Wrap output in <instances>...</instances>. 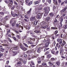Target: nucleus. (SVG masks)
I'll return each mask as SVG.
<instances>
[{"mask_svg":"<svg viewBox=\"0 0 67 67\" xmlns=\"http://www.w3.org/2000/svg\"><path fill=\"white\" fill-rule=\"evenodd\" d=\"M66 44V43L65 41H63V43L61 45V46H62V47H63V46H64L65 44Z\"/></svg>","mask_w":67,"mask_h":67,"instance_id":"13","label":"nucleus"},{"mask_svg":"<svg viewBox=\"0 0 67 67\" xmlns=\"http://www.w3.org/2000/svg\"><path fill=\"white\" fill-rule=\"evenodd\" d=\"M64 14H63L62 15V17H64V16H65V15H66V12H64Z\"/></svg>","mask_w":67,"mask_h":67,"instance_id":"45","label":"nucleus"},{"mask_svg":"<svg viewBox=\"0 0 67 67\" xmlns=\"http://www.w3.org/2000/svg\"><path fill=\"white\" fill-rule=\"evenodd\" d=\"M61 57L62 58H63V59H66V57H63V56H62Z\"/></svg>","mask_w":67,"mask_h":67,"instance_id":"56","label":"nucleus"},{"mask_svg":"<svg viewBox=\"0 0 67 67\" xmlns=\"http://www.w3.org/2000/svg\"><path fill=\"white\" fill-rule=\"evenodd\" d=\"M40 59H41V60H44V56H42L41 57H40Z\"/></svg>","mask_w":67,"mask_h":67,"instance_id":"33","label":"nucleus"},{"mask_svg":"<svg viewBox=\"0 0 67 67\" xmlns=\"http://www.w3.org/2000/svg\"><path fill=\"white\" fill-rule=\"evenodd\" d=\"M50 60L52 62H53L54 61V60H55V59L54 58H52Z\"/></svg>","mask_w":67,"mask_h":67,"instance_id":"27","label":"nucleus"},{"mask_svg":"<svg viewBox=\"0 0 67 67\" xmlns=\"http://www.w3.org/2000/svg\"><path fill=\"white\" fill-rule=\"evenodd\" d=\"M50 19L51 18L50 17H46L45 19V21L46 23L49 24V21H50Z\"/></svg>","mask_w":67,"mask_h":67,"instance_id":"3","label":"nucleus"},{"mask_svg":"<svg viewBox=\"0 0 67 67\" xmlns=\"http://www.w3.org/2000/svg\"><path fill=\"white\" fill-rule=\"evenodd\" d=\"M16 26L17 27H20L21 26L20 25H19V24H16Z\"/></svg>","mask_w":67,"mask_h":67,"instance_id":"26","label":"nucleus"},{"mask_svg":"<svg viewBox=\"0 0 67 67\" xmlns=\"http://www.w3.org/2000/svg\"><path fill=\"white\" fill-rule=\"evenodd\" d=\"M58 33V30H56L55 32H54V34L55 35H56Z\"/></svg>","mask_w":67,"mask_h":67,"instance_id":"34","label":"nucleus"},{"mask_svg":"<svg viewBox=\"0 0 67 67\" xmlns=\"http://www.w3.org/2000/svg\"><path fill=\"white\" fill-rule=\"evenodd\" d=\"M51 29L52 30H57L58 29L56 27H52Z\"/></svg>","mask_w":67,"mask_h":67,"instance_id":"22","label":"nucleus"},{"mask_svg":"<svg viewBox=\"0 0 67 67\" xmlns=\"http://www.w3.org/2000/svg\"><path fill=\"white\" fill-rule=\"evenodd\" d=\"M4 49L2 48H0V51H1V52H3L4 51Z\"/></svg>","mask_w":67,"mask_h":67,"instance_id":"25","label":"nucleus"},{"mask_svg":"<svg viewBox=\"0 0 67 67\" xmlns=\"http://www.w3.org/2000/svg\"><path fill=\"white\" fill-rule=\"evenodd\" d=\"M32 4V2L31 1L28 3V5H30Z\"/></svg>","mask_w":67,"mask_h":67,"instance_id":"41","label":"nucleus"},{"mask_svg":"<svg viewBox=\"0 0 67 67\" xmlns=\"http://www.w3.org/2000/svg\"><path fill=\"white\" fill-rule=\"evenodd\" d=\"M57 42L59 43L60 44H62V39H59V38H58L57 39Z\"/></svg>","mask_w":67,"mask_h":67,"instance_id":"7","label":"nucleus"},{"mask_svg":"<svg viewBox=\"0 0 67 67\" xmlns=\"http://www.w3.org/2000/svg\"><path fill=\"white\" fill-rule=\"evenodd\" d=\"M2 45L4 46H8V44H2Z\"/></svg>","mask_w":67,"mask_h":67,"instance_id":"43","label":"nucleus"},{"mask_svg":"<svg viewBox=\"0 0 67 67\" xmlns=\"http://www.w3.org/2000/svg\"><path fill=\"white\" fill-rule=\"evenodd\" d=\"M46 42H47V43H50V42H51V40L49 39H48L47 40H46Z\"/></svg>","mask_w":67,"mask_h":67,"instance_id":"29","label":"nucleus"},{"mask_svg":"<svg viewBox=\"0 0 67 67\" xmlns=\"http://www.w3.org/2000/svg\"><path fill=\"white\" fill-rule=\"evenodd\" d=\"M48 64L49 65H50V66H52V65H53V64L51 62H49Z\"/></svg>","mask_w":67,"mask_h":67,"instance_id":"24","label":"nucleus"},{"mask_svg":"<svg viewBox=\"0 0 67 67\" xmlns=\"http://www.w3.org/2000/svg\"><path fill=\"white\" fill-rule=\"evenodd\" d=\"M60 54L61 56H63L64 55L63 52H60Z\"/></svg>","mask_w":67,"mask_h":67,"instance_id":"40","label":"nucleus"},{"mask_svg":"<svg viewBox=\"0 0 67 67\" xmlns=\"http://www.w3.org/2000/svg\"><path fill=\"white\" fill-rule=\"evenodd\" d=\"M34 32L35 33H39L40 32L39 30H35Z\"/></svg>","mask_w":67,"mask_h":67,"instance_id":"31","label":"nucleus"},{"mask_svg":"<svg viewBox=\"0 0 67 67\" xmlns=\"http://www.w3.org/2000/svg\"><path fill=\"white\" fill-rule=\"evenodd\" d=\"M18 48H19L18 47H15V48H14V49L15 51L18 50Z\"/></svg>","mask_w":67,"mask_h":67,"instance_id":"38","label":"nucleus"},{"mask_svg":"<svg viewBox=\"0 0 67 67\" xmlns=\"http://www.w3.org/2000/svg\"><path fill=\"white\" fill-rule=\"evenodd\" d=\"M12 38H13V39H14V41H15V42H16V41H17V39H16L15 37L13 36Z\"/></svg>","mask_w":67,"mask_h":67,"instance_id":"28","label":"nucleus"},{"mask_svg":"<svg viewBox=\"0 0 67 67\" xmlns=\"http://www.w3.org/2000/svg\"><path fill=\"white\" fill-rule=\"evenodd\" d=\"M59 53V51H56L55 52V56H57V55H58V53Z\"/></svg>","mask_w":67,"mask_h":67,"instance_id":"20","label":"nucleus"},{"mask_svg":"<svg viewBox=\"0 0 67 67\" xmlns=\"http://www.w3.org/2000/svg\"><path fill=\"white\" fill-rule=\"evenodd\" d=\"M11 14L13 16V17H15V14H14L12 13V11L11 12Z\"/></svg>","mask_w":67,"mask_h":67,"instance_id":"44","label":"nucleus"},{"mask_svg":"<svg viewBox=\"0 0 67 67\" xmlns=\"http://www.w3.org/2000/svg\"><path fill=\"white\" fill-rule=\"evenodd\" d=\"M28 43L29 44H33V42H30L29 41H28Z\"/></svg>","mask_w":67,"mask_h":67,"instance_id":"52","label":"nucleus"},{"mask_svg":"<svg viewBox=\"0 0 67 67\" xmlns=\"http://www.w3.org/2000/svg\"><path fill=\"white\" fill-rule=\"evenodd\" d=\"M37 63L39 64H41V60L37 61Z\"/></svg>","mask_w":67,"mask_h":67,"instance_id":"55","label":"nucleus"},{"mask_svg":"<svg viewBox=\"0 0 67 67\" xmlns=\"http://www.w3.org/2000/svg\"><path fill=\"white\" fill-rule=\"evenodd\" d=\"M23 44L24 45V46H25V47H28V46L27 45V44H26V43H23Z\"/></svg>","mask_w":67,"mask_h":67,"instance_id":"37","label":"nucleus"},{"mask_svg":"<svg viewBox=\"0 0 67 67\" xmlns=\"http://www.w3.org/2000/svg\"><path fill=\"white\" fill-rule=\"evenodd\" d=\"M12 21H13L12 20V19H11L10 20V24H12Z\"/></svg>","mask_w":67,"mask_h":67,"instance_id":"64","label":"nucleus"},{"mask_svg":"<svg viewBox=\"0 0 67 67\" xmlns=\"http://www.w3.org/2000/svg\"><path fill=\"white\" fill-rule=\"evenodd\" d=\"M35 17L34 16L32 17H31L30 18V21H32V22H33L35 20Z\"/></svg>","mask_w":67,"mask_h":67,"instance_id":"11","label":"nucleus"},{"mask_svg":"<svg viewBox=\"0 0 67 67\" xmlns=\"http://www.w3.org/2000/svg\"><path fill=\"white\" fill-rule=\"evenodd\" d=\"M42 14L39 13L37 14V17L38 19H39L42 18Z\"/></svg>","mask_w":67,"mask_h":67,"instance_id":"5","label":"nucleus"},{"mask_svg":"<svg viewBox=\"0 0 67 67\" xmlns=\"http://www.w3.org/2000/svg\"><path fill=\"white\" fill-rule=\"evenodd\" d=\"M51 53L52 54H53V55H55V51L54 50H51Z\"/></svg>","mask_w":67,"mask_h":67,"instance_id":"23","label":"nucleus"},{"mask_svg":"<svg viewBox=\"0 0 67 67\" xmlns=\"http://www.w3.org/2000/svg\"><path fill=\"white\" fill-rule=\"evenodd\" d=\"M40 1H37L36 2H34V3H35L34 4H38V3H40Z\"/></svg>","mask_w":67,"mask_h":67,"instance_id":"14","label":"nucleus"},{"mask_svg":"<svg viewBox=\"0 0 67 67\" xmlns=\"http://www.w3.org/2000/svg\"><path fill=\"white\" fill-rule=\"evenodd\" d=\"M31 11H32V8H30L29 10L27 12V13L28 14H29L30 13V12H31Z\"/></svg>","mask_w":67,"mask_h":67,"instance_id":"36","label":"nucleus"},{"mask_svg":"<svg viewBox=\"0 0 67 67\" xmlns=\"http://www.w3.org/2000/svg\"><path fill=\"white\" fill-rule=\"evenodd\" d=\"M47 1L48 2V3L50 4H51V0H47Z\"/></svg>","mask_w":67,"mask_h":67,"instance_id":"48","label":"nucleus"},{"mask_svg":"<svg viewBox=\"0 0 67 67\" xmlns=\"http://www.w3.org/2000/svg\"><path fill=\"white\" fill-rule=\"evenodd\" d=\"M50 43H51V42H46L45 44L44 47H48V45H49V44Z\"/></svg>","mask_w":67,"mask_h":67,"instance_id":"8","label":"nucleus"},{"mask_svg":"<svg viewBox=\"0 0 67 67\" xmlns=\"http://www.w3.org/2000/svg\"><path fill=\"white\" fill-rule=\"evenodd\" d=\"M43 10L46 13H48L49 11H50V8L49 7H47L44 8Z\"/></svg>","mask_w":67,"mask_h":67,"instance_id":"2","label":"nucleus"},{"mask_svg":"<svg viewBox=\"0 0 67 67\" xmlns=\"http://www.w3.org/2000/svg\"><path fill=\"white\" fill-rule=\"evenodd\" d=\"M49 14L50 15V16H51V18H52V17H53L54 15V14H53V13H50Z\"/></svg>","mask_w":67,"mask_h":67,"instance_id":"21","label":"nucleus"},{"mask_svg":"<svg viewBox=\"0 0 67 67\" xmlns=\"http://www.w3.org/2000/svg\"><path fill=\"white\" fill-rule=\"evenodd\" d=\"M37 61L40 60H41V58L38 57V58L37 59Z\"/></svg>","mask_w":67,"mask_h":67,"instance_id":"57","label":"nucleus"},{"mask_svg":"<svg viewBox=\"0 0 67 67\" xmlns=\"http://www.w3.org/2000/svg\"><path fill=\"white\" fill-rule=\"evenodd\" d=\"M30 53V51L28 50L26 52V53H28V54Z\"/></svg>","mask_w":67,"mask_h":67,"instance_id":"63","label":"nucleus"},{"mask_svg":"<svg viewBox=\"0 0 67 67\" xmlns=\"http://www.w3.org/2000/svg\"><path fill=\"white\" fill-rule=\"evenodd\" d=\"M15 33H16L17 34H19V32L18 31H17L15 30Z\"/></svg>","mask_w":67,"mask_h":67,"instance_id":"62","label":"nucleus"},{"mask_svg":"<svg viewBox=\"0 0 67 67\" xmlns=\"http://www.w3.org/2000/svg\"><path fill=\"white\" fill-rule=\"evenodd\" d=\"M63 49L62 48H60V52H63Z\"/></svg>","mask_w":67,"mask_h":67,"instance_id":"59","label":"nucleus"},{"mask_svg":"<svg viewBox=\"0 0 67 67\" xmlns=\"http://www.w3.org/2000/svg\"><path fill=\"white\" fill-rule=\"evenodd\" d=\"M63 29H65V30H66V29H67V25L66 24L65 25H64L63 26Z\"/></svg>","mask_w":67,"mask_h":67,"instance_id":"16","label":"nucleus"},{"mask_svg":"<svg viewBox=\"0 0 67 67\" xmlns=\"http://www.w3.org/2000/svg\"><path fill=\"white\" fill-rule=\"evenodd\" d=\"M8 40L9 41V42L10 43H12V41H11V40L10 38H8Z\"/></svg>","mask_w":67,"mask_h":67,"instance_id":"46","label":"nucleus"},{"mask_svg":"<svg viewBox=\"0 0 67 67\" xmlns=\"http://www.w3.org/2000/svg\"><path fill=\"white\" fill-rule=\"evenodd\" d=\"M67 7H65L61 11V13L62 14L64 13V12L67 10Z\"/></svg>","mask_w":67,"mask_h":67,"instance_id":"6","label":"nucleus"},{"mask_svg":"<svg viewBox=\"0 0 67 67\" xmlns=\"http://www.w3.org/2000/svg\"><path fill=\"white\" fill-rule=\"evenodd\" d=\"M49 48H45L44 49V52H45L46 51H48V50L49 49Z\"/></svg>","mask_w":67,"mask_h":67,"instance_id":"32","label":"nucleus"},{"mask_svg":"<svg viewBox=\"0 0 67 67\" xmlns=\"http://www.w3.org/2000/svg\"><path fill=\"white\" fill-rule=\"evenodd\" d=\"M14 3L15 5H17V4H18V3H16V2L15 1H14Z\"/></svg>","mask_w":67,"mask_h":67,"instance_id":"58","label":"nucleus"},{"mask_svg":"<svg viewBox=\"0 0 67 67\" xmlns=\"http://www.w3.org/2000/svg\"><path fill=\"white\" fill-rule=\"evenodd\" d=\"M8 16H6L3 19V21H8Z\"/></svg>","mask_w":67,"mask_h":67,"instance_id":"15","label":"nucleus"},{"mask_svg":"<svg viewBox=\"0 0 67 67\" xmlns=\"http://www.w3.org/2000/svg\"><path fill=\"white\" fill-rule=\"evenodd\" d=\"M13 52L14 54L13 55V56H15V55H16L18 54V52H17L13 51Z\"/></svg>","mask_w":67,"mask_h":67,"instance_id":"18","label":"nucleus"},{"mask_svg":"<svg viewBox=\"0 0 67 67\" xmlns=\"http://www.w3.org/2000/svg\"><path fill=\"white\" fill-rule=\"evenodd\" d=\"M3 56V53H0V58H1L2 56Z\"/></svg>","mask_w":67,"mask_h":67,"instance_id":"60","label":"nucleus"},{"mask_svg":"<svg viewBox=\"0 0 67 67\" xmlns=\"http://www.w3.org/2000/svg\"><path fill=\"white\" fill-rule=\"evenodd\" d=\"M42 66H45V65H46V63H42Z\"/></svg>","mask_w":67,"mask_h":67,"instance_id":"61","label":"nucleus"},{"mask_svg":"<svg viewBox=\"0 0 67 67\" xmlns=\"http://www.w3.org/2000/svg\"><path fill=\"white\" fill-rule=\"evenodd\" d=\"M12 26H14L15 25V23H13L12 24Z\"/></svg>","mask_w":67,"mask_h":67,"instance_id":"30","label":"nucleus"},{"mask_svg":"<svg viewBox=\"0 0 67 67\" xmlns=\"http://www.w3.org/2000/svg\"><path fill=\"white\" fill-rule=\"evenodd\" d=\"M18 46H19L20 47V48H21V46H22L21 45V44L20 43H18Z\"/></svg>","mask_w":67,"mask_h":67,"instance_id":"39","label":"nucleus"},{"mask_svg":"<svg viewBox=\"0 0 67 67\" xmlns=\"http://www.w3.org/2000/svg\"><path fill=\"white\" fill-rule=\"evenodd\" d=\"M49 53V52L48 51H47L46 52L45 54H44V55H47V54H48Z\"/></svg>","mask_w":67,"mask_h":67,"instance_id":"51","label":"nucleus"},{"mask_svg":"<svg viewBox=\"0 0 67 67\" xmlns=\"http://www.w3.org/2000/svg\"><path fill=\"white\" fill-rule=\"evenodd\" d=\"M52 56V55L51 54H49L47 55V58L48 59H49Z\"/></svg>","mask_w":67,"mask_h":67,"instance_id":"9","label":"nucleus"},{"mask_svg":"<svg viewBox=\"0 0 67 67\" xmlns=\"http://www.w3.org/2000/svg\"><path fill=\"white\" fill-rule=\"evenodd\" d=\"M4 14V13L2 12H0V16H1V17L2 16H3Z\"/></svg>","mask_w":67,"mask_h":67,"instance_id":"19","label":"nucleus"},{"mask_svg":"<svg viewBox=\"0 0 67 67\" xmlns=\"http://www.w3.org/2000/svg\"><path fill=\"white\" fill-rule=\"evenodd\" d=\"M37 23H38V21H34L33 24L34 25H37Z\"/></svg>","mask_w":67,"mask_h":67,"instance_id":"17","label":"nucleus"},{"mask_svg":"<svg viewBox=\"0 0 67 67\" xmlns=\"http://www.w3.org/2000/svg\"><path fill=\"white\" fill-rule=\"evenodd\" d=\"M58 22V21H57V20L56 18H55V20L54 22V23L55 24L56 23V22Z\"/></svg>","mask_w":67,"mask_h":67,"instance_id":"35","label":"nucleus"},{"mask_svg":"<svg viewBox=\"0 0 67 67\" xmlns=\"http://www.w3.org/2000/svg\"><path fill=\"white\" fill-rule=\"evenodd\" d=\"M43 6L42 4H40L39 7V8H38V10H41L42 9V8Z\"/></svg>","mask_w":67,"mask_h":67,"instance_id":"12","label":"nucleus"},{"mask_svg":"<svg viewBox=\"0 0 67 67\" xmlns=\"http://www.w3.org/2000/svg\"><path fill=\"white\" fill-rule=\"evenodd\" d=\"M20 48L23 51H26L27 50V48L25 47H23V46L20 47Z\"/></svg>","mask_w":67,"mask_h":67,"instance_id":"4","label":"nucleus"},{"mask_svg":"<svg viewBox=\"0 0 67 67\" xmlns=\"http://www.w3.org/2000/svg\"><path fill=\"white\" fill-rule=\"evenodd\" d=\"M26 3H28L29 2V0H26L25 1Z\"/></svg>","mask_w":67,"mask_h":67,"instance_id":"54","label":"nucleus"},{"mask_svg":"<svg viewBox=\"0 0 67 67\" xmlns=\"http://www.w3.org/2000/svg\"><path fill=\"white\" fill-rule=\"evenodd\" d=\"M22 64V62H21V61H19L17 64H16V67H18L19 66H20L19 65H20V64Z\"/></svg>","mask_w":67,"mask_h":67,"instance_id":"10","label":"nucleus"},{"mask_svg":"<svg viewBox=\"0 0 67 67\" xmlns=\"http://www.w3.org/2000/svg\"><path fill=\"white\" fill-rule=\"evenodd\" d=\"M30 40H32V41H35V38H30Z\"/></svg>","mask_w":67,"mask_h":67,"instance_id":"47","label":"nucleus"},{"mask_svg":"<svg viewBox=\"0 0 67 67\" xmlns=\"http://www.w3.org/2000/svg\"><path fill=\"white\" fill-rule=\"evenodd\" d=\"M3 24H4V25L5 24V23H6V22H7V21L5 20H3Z\"/></svg>","mask_w":67,"mask_h":67,"instance_id":"42","label":"nucleus"},{"mask_svg":"<svg viewBox=\"0 0 67 67\" xmlns=\"http://www.w3.org/2000/svg\"><path fill=\"white\" fill-rule=\"evenodd\" d=\"M16 37L18 39H19V38H20V35H17Z\"/></svg>","mask_w":67,"mask_h":67,"instance_id":"50","label":"nucleus"},{"mask_svg":"<svg viewBox=\"0 0 67 67\" xmlns=\"http://www.w3.org/2000/svg\"><path fill=\"white\" fill-rule=\"evenodd\" d=\"M10 32V30L9 29L7 31V33L6 34V35H8L9 34V33Z\"/></svg>","mask_w":67,"mask_h":67,"instance_id":"49","label":"nucleus"},{"mask_svg":"<svg viewBox=\"0 0 67 67\" xmlns=\"http://www.w3.org/2000/svg\"><path fill=\"white\" fill-rule=\"evenodd\" d=\"M56 64H57V66H59V65H60L59 62H58L56 63Z\"/></svg>","mask_w":67,"mask_h":67,"instance_id":"53","label":"nucleus"},{"mask_svg":"<svg viewBox=\"0 0 67 67\" xmlns=\"http://www.w3.org/2000/svg\"><path fill=\"white\" fill-rule=\"evenodd\" d=\"M4 2L6 3H9V4L8 5V6L9 8H11L12 7V5L13 4V2L12 0H9L8 1L6 0L4 1Z\"/></svg>","mask_w":67,"mask_h":67,"instance_id":"1","label":"nucleus"}]
</instances>
